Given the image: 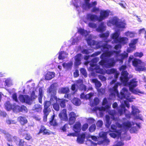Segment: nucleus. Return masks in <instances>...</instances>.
<instances>
[{
	"instance_id": "a19ab883",
	"label": "nucleus",
	"mask_w": 146,
	"mask_h": 146,
	"mask_svg": "<svg viewBox=\"0 0 146 146\" xmlns=\"http://www.w3.org/2000/svg\"><path fill=\"white\" fill-rule=\"evenodd\" d=\"M92 81L93 83L95 84L96 86L98 88H100L102 86V84L96 78L92 79Z\"/></svg>"
},
{
	"instance_id": "de8ad7c7",
	"label": "nucleus",
	"mask_w": 146,
	"mask_h": 146,
	"mask_svg": "<svg viewBox=\"0 0 146 146\" xmlns=\"http://www.w3.org/2000/svg\"><path fill=\"white\" fill-rule=\"evenodd\" d=\"M53 109L56 111H58L60 110V106L59 104H57V102L54 103L53 105Z\"/></svg>"
},
{
	"instance_id": "bf43d9fd",
	"label": "nucleus",
	"mask_w": 146,
	"mask_h": 146,
	"mask_svg": "<svg viewBox=\"0 0 146 146\" xmlns=\"http://www.w3.org/2000/svg\"><path fill=\"white\" fill-rule=\"evenodd\" d=\"M88 125L87 123H86L83 124L82 127V130L85 131L88 129Z\"/></svg>"
},
{
	"instance_id": "13d9d810",
	"label": "nucleus",
	"mask_w": 146,
	"mask_h": 146,
	"mask_svg": "<svg viewBox=\"0 0 146 146\" xmlns=\"http://www.w3.org/2000/svg\"><path fill=\"white\" fill-rule=\"evenodd\" d=\"M80 89L82 91H86L87 90V88L85 85L84 84H82L80 85Z\"/></svg>"
},
{
	"instance_id": "c03bdc74",
	"label": "nucleus",
	"mask_w": 146,
	"mask_h": 146,
	"mask_svg": "<svg viewBox=\"0 0 146 146\" xmlns=\"http://www.w3.org/2000/svg\"><path fill=\"white\" fill-rule=\"evenodd\" d=\"M109 36V32L108 31L106 33H102L100 35V37L106 40Z\"/></svg>"
},
{
	"instance_id": "ddd939ff",
	"label": "nucleus",
	"mask_w": 146,
	"mask_h": 146,
	"mask_svg": "<svg viewBox=\"0 0 146 146\" xmlns=\"http://www.w3.org/2000/svg\"><path fill=\"white\" fill-rule=\"evenodd\" d=\"M119 19L116 17H113L109 20L107 23V25L109 26H115L116 27Z\"/></svg>"
},
{
	"instance_id": "f8f14e48",
	"label": "nucleus",
	"mask_w": 146,
	"mask_h": 146,
	"mask_svg": "<svg viewBox=\"0 0 146 146\" xmlns=\"http://www.w3.org/2000/svg\"><path fill=\"white\" fill-rule=\"evenodd\" d=\"M107 63L105 66L107 68H110L113 67L115 65L116 61L113 58H110L107 60Z\"/></svg>"
},
{
	"instance_id": "aec40b11",
	"label": "nucleus",
	"mask_w": 146,
	"mask_h": 146,
	"mask_svg": "<svg viewBox=\"0 0 146 146\" xmlns=\"http://www.w3.org/2000/svg\"><path fill=\"white\" fill-rule=\"evenodd\" d=\"M77 136V142L80 144L83 143L86 138L85 134L84 133H83Z\"/></svg>"
},
{
	"instance_id": "72a5a7b5",
	"label": "nucleus",
	"mask_w": 146,
	"mask_h": 146,
	"mask_svg": "<svg viewBox=\"0 0 146 146\" xmlns=\"http://www.w3.org/2000/svg\"><path fill=\"white\" fill-rule=\"evenodd\" d=\"M106 126L108 128H109L111 124V122L110 121V117L108 115H106Z\"/></svg>"
},
{
	"instance_id": "ea45409f",
	"label": "nucleus",
	"mask_w": 146,
	"mask_h": 146,
	"mask_svg": "<svg viewBox=\"0 0 146 146\" xmlns=\"http://www.w3.org/2000/svg\"><path fill=\"white\" fill-rule=\"evenodd\" d=\"M59 55L58 58L59 60H63L65 58V56H63L64 54H66V52L64 51H61L59 52L58 53Z\"/></svg>"
},
{
	"instance_id": "6e6552de",
	"label": "nucleus",
	"mask_w": 146,
	"mask_h": 146,
	"mask_svg": "<svg viewBox=\"0 0 146 146\" xmlns=\"http://www.w3.org/2000/svg\"><path fill=\"white\" fill-rule=\"evenodd\" d=\"M76 114L74 112H71L69 113L68 121L70 125H72L74 123L76 120Z\"/></svg>"
},
{
	"instance_id": "9b49d317",
	"label": "nucleus",
	"mask_w": 146,
	"mask_h": 146,
	"mask_svg": "<svg viewBox=\"0 0 146 146\" xmlns=\"http://www.w3.org/2000/svg\"><path fill=\"white\" fill-rule=\"evenodd\" d=\"M137 82L135 78L133 79L130 81L128 85L130 91H133V90L137 86Z\"/></svg>"
},
{
	"instance_id": "2eb2a0df",
	"label": "nucleus",
	"mask_w": 146,
	"mask_h": 146,
	"mask_svg": "<svg viewBox=\"0 0 146 146\" xmlns=\"http://www.w3.org/2000/svg\"><path fill=\"white\" fill-rule=\"evenodd\" d=\"M55 115L53 114L50 118V120L48 122L49 124L51 126L53 127L57 126L58 125V123L56 119H55Z\"/></svg>"
},
{
	"instance_id": "c756f323",
	"label": "nucleus",
	"mask_w": 146,
	"mask_h": 146,
	"mask_svg": "<svg viewBox=\"0 0 146 146\" xmlns=\"http://www.w3.org/2000/svg\"><path fill=\"white\" fill-rule=\"evenodd\" d=\"M126 23L122 21L119 20L116 27L118 29H124L125 28Z\"/></svg>"
},
{
	"instance_id": "423d86ee",
	"label": "nucleus",
	"mask_w": 146,
	"mask_h": 146,
	"mask_svg": "<svg viewBox=\"0 0 146 146\" xmlns=\"http://www.w3.org/2000/svg\"><path fill=\"white\" fill-rule=\"evenodd\" d=\"M100 15L98 16L99 22L107 19L109 15L110 11L107 10H102L100 11Z\"/></svg>"
},
{
	"instance_id": "864d4df0",
	"label": "nucleus",
	"mask_w": 146,
	"mask_h": 146,
	"mask_svg": "<svg viewBox=\"0 0 146 146\" xmlns=\"http://www.w3.org/2000/svg\"><path fill=\"white\" fill-rule=\"evenodd\" d=\"M61 92L62 94H67L69 92L68 88H63L61 89Z\"/></svg>"
},
{
	"instance_id": "dca6fc26",
	"label": "nucleus",
	"mask_w": 146,
	"mask_h": 146,
	"mask_svg": "<svg viewBox=\"0 0 146 146\" xmlns=\"http://www.w3.org/2000/svg\"><path fill=\"white\" fill-rule=\"evenodd\" d=\"M81 123L79 122H77L73 126V130L75 132L79 133L81 130Z\"/></svg>"
},
{
	"instance_id": "680f3d73",
	"label": "nucleus",
	"mask_w": 146,
	"mask_h": 146,
	"mask_svg": "<svg viewBox=\"0 0 146 146\" xmlns=\"http://www.w3.org/2000/svg\"><path fill=\"white\" fill-rule=\"evenodd\" d=\"M99 92L102 95L104 94L105 93V90L104 88H100L98 90Z\"/></svg>"
},
{
	"instance_id": "4468645a",
	"label": "nucleus",
	"mask_w": 146,
	"mask_h": 146,
	"mask_svg": "<svg viewBox=\"0 0 146 146\" xmlns=\"http://www.w3.org/2000/svg\"><path fill=\"white\" fill-rule=\"evenodd\" d=\"M5 107V109L8 111L11 110L13 109V111L15 110V104H12L10 103L9 101L6 102L4 104Z\"/></svg>"
},
{
	"instance_id": "4c0bfd02",
	"label": "nucleus",
	"mask_w": 146,
	"mask_h": 146,
	"mask_svg": "<svg viewBox=\"0 0 146 146\" xmlns=\"http://www.w3.org/2000/svg\"><path fill=\"white\" fill-rule=\"evenodd\" d=\"M106 27L104 25V23L102 22L101 23L97 29L99 32H102L106 30Z\"/></svg>"
},
{
	"instance_id": "3c124183",
	"label": "nucleus",
	"mask_w": 146,
	"mask_h": 146,
	"mask_svg": "<svg viewBox=\"0 0 146 146\" xmlns=\"http://www.w3.org/2000/svg\"><path fill=\"white\" fill-rule=\"evenodd\" d=\"M80 73L85 77H86L87 76V73L86 72V70L84 68H80Z\"/></svg>"
},
{
	"instance_id": "f257e3e1",
	"label": "nucleus",
	"mask_w": 146,
	"mask_h": 146,
	"mask_svg": "<svg viewBox=\"0 0 146 146\" xmlns=\"http://www.w3.org/2000/svg\"><path fill=\"white\" fill-rule=\"evenodd\" d=\"M47 92L51 97L50 101H45L44 102V109L43 111L44 116L43 120L44 122L47 121L48 116L51 111V102L53 99L56 100L57 97L56 96V87L53 84H52L48 88Z\"/></svg>"
},
{
	"instance_id": "0eeeda50",
	"label": "nucleus",
	"mask_w": 146,
	"mask_h": 146,
	"mask_svg": "<svg viewBox=\"0 0 146 146\" xmlns=\"http://www.w3.org/2000/svg\"><path fill=\"white\" fill-rule=\"evenodd\" d=\"M97 3L96 1L90 3V1L84 2L82 5V8L83 10H88L92 7L93 6L97 5Z\"/></svg>"
},
{
	"instance_id": "6e6d98bb",
	"label": "nucleus",
	"mask_w": 146,
	"mask_h": 146,
	"mask_svg": "<svg viewBox=\"0 0 146 146\" xmlns=\"http://www.w3.org/2000/svg\"><path fill=\"white\" fill-rule=\"evenodd\" d=\"M99 136L100 137H102L104 139L105 138H106L107 133L106 132H102L99 133Z\"/></svg>"
},
{
	"instance_id": "a878e982",
	"label": "nucleus",
	"mask_w": 146,
	"mask_h": 146,
	"mask_svg": "<svg viewBox=\"0 0 146 146\" xmlns=\"http://www.w3.org/2000/svg\"><path fill=\"white\" fill-rule=\"evenodd\" d=\"M15 111L17 110L19 111H27V110L26 107L24 105H22L21 106L16 105L15 106Z\"/></svg>"
},
{
	"instance_id": "e433bc0d",
	"label": "nucleus",
	"mask_w": 146,
	"mask_h": 146,
	"mask_svg": "<svg viewBox=\"0 0 146 146\" xmlns=\"http://www.w3.org/2000/svg\"><path fill=\"white\" fill-rule=\"evenodd\" d=\"M5 138L7 139V140L9 142L12 141V139L13 138L16 139L17 137L16 136H12L9 134L7 133L5 136Z\"/></svg>"
},
{
	"instance_id": "20e7f679",
	"label": "nucleus",
	"mask_w": 146,
	"mask_h": 146,
	"mask_svg": "<svg viewBox=\"0 0 146 146\" xmlns=\"http://www.w3.org/2000/svg\"><path fill=\"white\" fill-rule=\"evenodd\" d=\"M37 97V96L35 95V91H33L31 94L30 98L27 95H21L19 96V98L21 102L31 105V101L35 100Z\"/></svg>"
},
{
	"instance_id": "69168bd1",
	"label": "nucleus",
	"mask_w": 146,
	"mask_h": 146,
	"mask_svg": "<svg viewBox=\"0 0 146 146\" xmlns=\"http://www.w3.org/2000/svg\"><path fill=\"white\" fill-rule=\"evenodd\" d=\"M38 96L43 97V91L41 88H40L39 89Z\"/></svg>"
},
{
	"instance_id": "39448f33",
	"label": "nucleus",
	"mask_w": 146,
	"mask_h": 146,
	"mask_svg": "<svg viewBox=\"0 0 146 146\" xmlns=\"http://www.w3.org/2000/svg\"><path fill=\"white\" fill-rule=\"evenodd\" d=\"M127 66L126 65H122L119 68L120 70L122 71L121 76L120 77V81L125 85L127 84L129 80L128 77L129 73L127 71L125 70Z\"/></svg>"
},
{
	"instance_id": "2f4dec72",
	"label": "nucleus",
	"mask_w": 146,
	"mask_h": 146,
	"mask_svg": "<svg viewBox=\"0 0 146 146\" xmlns=\"http://www.w3.org/2000/svg\"><path fill=\"white\" fill-rule=\"evenodd\" d=\"M129 47L127 48V52L128 53H131L135 49V46L134 44L130 43L129 44Z\"/></svg>"
},
{
	"instance_id": "a211bd4d",
	"label": "nucleus",
	"mask_w": 146,
	"mask_h": 146,
	"mask_svg": "<svg viewBox=\"0 0 146 146\" xmlns=\"http://www.w3.org/2000/svg\"><path fill=\"white\" fill-rule=\"evenodd\" d=\"M82 54L79 53L76 54L75 56V65L78 66L81 64V58Z\"/></svg>"
},
{
	"instance_id": "6ab92c4d",
	"label": "nucleus",
	"mask_w": 146,
	"mask_h": 146,
	"mask_svg": "<svg viewBox=\"0 0 146 146\" xmlns=\"http://www.w3.org/2000/svg\"><path fill=\"white\" fill-rule=\"evenodd\" d=\"M56 102L58 101L61 107L62 108H65L66 107V102H68V100L64 99H60L57 98L56 100H55Z\"/></svg>"
},
{
	"instance_id": "c9c22d12",
	"label": "nucleus",
	"mask_w": 146,
	"mask_h": 146,
	"mask_svg": "<svg viewBox=\"0 0 146 146\" xmlns=\"http://www.w3.org/2000/svg\"><path fill=\"white\" fill-rule=\"evenodd\" d=\"M22 135L25 139L27 140L32 139V136L29 133L25 132L23 133Z\"/></svg>"
},
{
	"instance_id": "f3484780",
	"label": "nucleus",
	"mask_w": 146,
	"mask_h": 146,
	"mask_svg": "<svg viewBox=\"0 0 146 146\" xmlns=\"http://www.w3.org/2000/svg\"><path fill=\"white\" fill-rule=\"evenodd\" d=\"M87 19L93 21H98L99 22L98 20V16L95 14H88L87 15Z\"/></svg>"
},
{
	"instance_id": "37998d69",
	"label": "nucleus",
	"mask_w": 146,
	"mask_h": 146,
	"mask_svg": "<svg viewBox=\"0 0 146 146\" xmlns=\"http://www.w3.org/2000/svg\"><path fill=\"white\" fill-rule=\"evenodd\" d=\"M96 5L95 6H93L92 7V9H91V12L92 13H97L100 11V9L99 7H96Z\"/></svg>"
},
{
	"instance_id": "4be33fe9",
	"label": "nucleus",
	"mask_w": 146,
	"mask_h": 146,
	"mask_svg": "<svg viewBox=\"0 0 146 146\" xmlns=\"http://www.w3.org/2000/svg\"><path fill=\"white\" fill-rule=\"evenodd\" d=\"M120 33L117 32H115L111 35V38L113 39L114 42L116 43H118V41Z\"/></svg>"
},
{
	"instance_id": "473e14b6",
	"label": "nucleus",
	"mask_w": 146,
	"mask_h": 146,
	"mask_svg": "<svg viewBox=\"0 0 146 146\" xmlns=\"http://www.w3.org/2000/svg\"><path fill=\"white\" fill-rule=\"evenodd\" d=\"M42 108L41 105L39 104H36L33 107V110L35 111L39 112L41 111Z\"/></svg>"
},
{
	"instance_id": "a18cd8bd",
	"label": "nucleus",
	"mask_w": 146,
	"mask_h": 146,
	"mask_svg": "<svg viewBox=\"0 0 146 146\" xmlns=\"http://www.w3.org/2000/svg\"><path fill=\"white\" fill-rule=\"evenodd\" d=\"M110 115L112 116V118L113 119L116 120H117V118L115 117L116 115L117 114L116 112L114 110H112L110 112Z\"/></svg>"
},
{
	"instance_id": "052dcab7",
	"label": "nucleus",
	"mask_w": 146,
	"mask_h": 146,
	"mask_svg": "<svg viewBox=\"0 0 146 146\" xmlns=\"http://www.w3.org/2000/svg\"><path fill=\"white\" fill-rule=\"evenodd\" d=\"M78 133H69L67 135V136H69L77 137L78 136Z\"/></svg>"
},
{
	"instance_id": "09e8293b",
	"label": "nucleus",
	"mask_w": 146,
	"mask_h": 146,
	"mask_svg": "<svg viewBox=\"0 0 146 146\" xmlns=\"http://www.w3.org/2000/svg\"><path fill=\"white\" fill-rule=\"evenodd\" d=\"M128 53L126 52L125 51H124L123 53L119 55L121 58L123 59L127 58L128 57Z\"/></svg>"
},
{
	"instance_id": "5fc2aeb1",
	"label": "nucleus",
	"mask_w": 146,
	"mask_h": 146,
	"mask_svg": "<svg viewBox=\"0 0 146 146\" xmlns=\"http://www.w3.org/2000/svg\"><path fill=\"white\" fill-rule=\"evenodd\" d=\"M103 124V121L101 120H98L96 123V124L98 128H101L102 127Z\"/></svg>"
},
{
	"instance_id": "4d7b16f0",
	"label": "nucleus",
	"mask_w": 146,
	"mask_h": 146,
	"mask_svg": "<svg viewBox=\"0 0 146 146\" xmlns=\"http://www.w3.org/2000/svg\"><path fill=\"white\" fill-rule=\"evenodd\" d=\"M100 100L99 98L97 97L95 98L93 100V104L96 106L98 105L99 102Z\"/></svg>"
},
{
	"instance_id": "bb28decb",
	"label": "nucleus",
	"mask_w": 146,
	"mask_h": 146,
	"mask_svg": "<svg viewBox=\"0 0 146 146\" xmlns=\"http://www.w3.org/2000/svg\"><path fill=\"white\" fill-rule=\"evenodd\" d=\"M142 63L143 62L140 60L136 58L134 59L132 61V65L136 67H138V66L141 65Z\"/></svg>"
},
{
	"instance_id": "79ce46f5",
	"label": "nucleus",
	"mask_w": 146,
	"mask_h": 146,
	"mask_svg": "<svg viewBox=\"0 0 146 146\" xmlns=\"http://www.w3.org/2000/svg\"><path fill=\"white\" fill-rule=\"evenodd\" d=\"M132 108L131 113L134 116H135V115L139 113L140 111L139 110L135 108V106H132Z\"/></svg>"
},
{
	"instance_id": "f704fd0d",
	"label": "nucleus",
	"mask_w": 146,
	"mask_h": 146,
	"mask_svg": "<svg viewBox=\"0 0 146 146\" xmlns=\"http://www.w3.org/2000/svg\"><path fill=\"white\" fill-rule=\"evenodd\" d=\"M73 65L72 62L67 63H64L62 64V66L66 68L67 69H71L72 65Z\"/></svg>"
},
{
	"instance_id": "0e129e2a",
	"label": "nucleus",
	"mask_w": 146,
	"mask_h": 146,
	"mask_svg": "<svg viewBox=\"0 0 146 146\" xmlns=\"http://www.w3.org/2000/svg\"><path fill=\"white\" fill-rule=\"evenodd\" d=\"M25 141L22 139H20L18 143L19 146H24Z\"/></svg>"
},
{
	"instance_id": "603ef678",
	"label": "nucleus",
	"mask_w": 146,
	"mask_h": 146,
	"mask_svg": "<svg viewBox=\"0 0 146 146\" xmlns=\"http://www.w3.org/2000/svg\"><path fill=\"white\" fill-rule=\"evenodd\" d=\"M96 129V126L95 124L92 125L89 128V131L91 132H94Z\"/></svg>"
},
{
	"instance_id": "49530a36",
	"label": "nucleus",
	"mask_w": 146,
	"mask_h": 146,
	"mask_svg": "<svg viewBox=\"0 0 146 146\" xmlns=\"http://www.w3.org/2000/svg\"><path fill=\"white\" fill-rule=\"evenodd\" d=\"M108 101L107 99L106 98H104L103 100L102 105L103 106H104L106 105L105 107L107 108H109L110 106L109 105H107L108 104Z\"/></svg>"
},
{
	"instance_id": "7c9ffc66",
	"label": "nucleus",
	"mask_w": 146,
	"mask_h": 146,
	"mask_svg": "<svg viewBox=\"0 0 146 146\" xmlns=\"http://www.w3.org/2000/svg\"><path fill=\"white\" fill-rule=\"evenodd\" d=\"M72 102L73 104L76 106H79L81 104L80 100L78 98H74L72 100Z\"/></svg>"
},
{
	"instance_id": "cd10ccee",
	"label": "nucleus",
	"mask_w": 146,
	"mask_h": 146,
	"mask_svg": "<svg viewBox=\"0 0 146 146\" xmlns=\"http://www.w3.org/2000/svg\"><path fill=\"white\" fill-rule=\"evenodd\" d=\"M18 119L22 125H24L28 122L27 119L25 117L22 116L19 117H18Z\"/></svg>"
},
{
	"instance_id": "58836bf2",
	"label": "nucleus",
	"mask_w": 146,
	"mask_h": 146,
	"mask_svg": "<svg viewBox=\"0 0 146 146\" xmlns=\"http://www.w3.org/2000/svg\"><path fill=\"white\" fill-rule=\"evenodd\" d=\"M143 63L141 65H139L135 68V70L139 71H143L146 70V68L144 66H143Z\"/></svg>"
},
{
	"instance_id": "b1692460",
	"label": "nucleus",
	"mask_w": 146,
	"mask_h": 146,
	"mask_svg": "<svg viewBox=\"0 0 146 146\" xmlns=\"http://www.w3.org/2000/svg\"><path fill=\"white\" fill-rule=\"evenodd\" d=\"M113 55V51H109L102 54L100 56V58L103 59L106 57H110Z\"/></svg>"
},
{
	"instance_id": "412c9836",
	"label": "nucleus",
	"mask_w": 146,
	"mask_h": 146,
	"mask_svg": "<svg viewBox=\"0 0 146 146\" xmlns=\"http://www.w3.org/2000/svg\"><path fill=\"white\" fill-rule=\"evenodd\" d=\"M131 123L129 121L125 122L123 123L122 125H120L119 127L123 128L125 130L129 129L131 127Z\"/></svg>"
},
{
	"instance_id": "774afa93",
	"label": "nucleus",
	"mask_w": 146,
	"mask_h": 146,
	"mask_svg": "<svg viewBox=\"0 0 146 146\" xmlns=\"http://www.w3.org/2000/svg\"><path fill=\"white\" fill-rule=\"evenodd\" d=\"M88 26L92 28H95L96 27V24L92 23H89Z\"/></svg>"
},
{
	"instance_id": "393cba45",
	"label": "nucleus",
	"mask_w": 146,
	"mask_h": 146,
	"mask_svg": "<svg viewBox=\"0 0 146 146\" xmlns=\"http://www.w3.org/2000/svg\"><path fill=\"white\" fill-rule=\"evenodd\" d=\"M128 40V38L126 37H120L118 41V43L124 45L127 43Z\"/></svg>"
},
{
	"instance_id": "8fccbe9b",
	"label": "nucleus",
	"mask_w": 146,
	"mask_h": 146,
	"mask_svg": "<svg viewBox=\"0 0 146 146\" xmlns=\"http://www.w3.org/2000/svg\"><path fill=\"white\" fill-rule=\"evenodd\" d=\"M116 72H117L116 70L114 68H111L107 70L106 71V73L109 74L114 73Z\"/></svg>"
},
{
	"instance_id": "7ed1b4c3",
	"label": "nucleus",
	"mask_w": 146,
	"mask_h": 146,
	"mask_svg": "<svg viewBox=\"0 0 146 146\" xmlns=\"http://www.w3.org/2000/svg\"><path fill=\"white\" fill-rule=\"evenodd\" d=\"M87 42L89 45L91 46L96 45L97 48H101L103 51L107 50L108 49L107 45L108 41H101L96 43L95 41L89 39L87 40Z\"/></svg>"
},
{
	"instance_id": "5701e85b",
	"label": "nucleus",
	"mask_w": 146,
	"mask_h": 146,
	"mask_svg": "<svg viewBox=\"0 0 146 146\" xmlns=\"http://www.w3.org/2000/svg\"><path fill=\"white\" fill-rule=\"evenodd\" d=\"M55 74L54 72H48L45 76V79L46 80H50L54 77Z\"/></svg>"
},
{
	"instance_id": "1a4fd4ad",
	"label": "nucleus",
	"mask_w": 146,
	"mask_h": 146,
	"mask_svg": "<svg viewBox=\"0 0 146 146\" xmlns=\"http://www.w3.org/2000/svg\"><path fill=\"white\" fill-rule=\"evenodd\" d=\"M58 116L61 120L65 121H68V118L66 109H63L59 114Z\"/></svg>"
},
{
	"instance_id": "c85d7f7f",
	"label": "nucleus",
	"mask_w": 146,
	"mask_h": 146,
	"mask_svg": "<svg viewBox=\"0 0 146 146\" xmlns=\"http://www.w3.org/2000/svg\"><path fill=\"white\" fill-rule=\"evenodd\" d=\"M114 132L116 133H111L109 134L110 136L114 138H116L117 135L119 136L121 135V130H115L114 131Z\"/></svg>"
},
{
	"instance_id": "e2e57ef3",
	"label": "nucleus",
	"mask_w": 146,
	"mask_h": 146,
	"mask_svg": "<svg viewBox=\"0 0 146 146\" xmlns=\"http://www.w3.org/2000/svg\"><path fill=\"white\" fill-rule=\"evenodd\" d=\"M134 55L135 56H138L141 58L143 56V53L142 52H137L135 53Z\"/></svg>"
},
{
	"instance_id": "f03ea898",
	"label": "nucleus",
	"mask_w": 146,
	"mask_h": 146,
	"mask_svg": "<svg viewBox=\"0 0 146 146\" xmlns=\"http://www.w3.org/2000/svg\"><path fill=\"white\" fill-rule=\"evenodd\" d=\"M119 83L117 82L114 84L113 87L110 89L111 93L109 96V98L111 100L114 98L116 94L119 99L122 100L125 99L129 102L133 101L132 98L130 97V94L129 90L125 88H123L119 94V93L117 88Z\"/></svg>"
},
{
	"instance_id": "9d476101",
	"label": "nucleus",
	"mask_w": 146,
	"mask_h": 146,
	"mask_svg": "<svg viewBox=\"0 0 146 146\" xmlns=\"http://www.w3.org/2000/svg\"><path fill=\"white\" fill-rule=\"evenodd\" d=\"M42 133L43 135H49L51 134V132L50 131L47 129L46 127L43 125H41L40 127L39 131L38 133V134H39Z\"/></svg>"
},
{
	"instance_id": "338daca9",
	"label": "nucleus",
	"mask_w": 146,
	"mask_h": 146,
	"mask_svg": "<svg viewBox=\"0 0 146 146\" xmlns=\"http://www.w3.org/2000/svg\"><path fill=\"white\" fill-rule=\"evenodd\" d=\"M78 32L82 35H84L86 34V31L84 29H79Z\"/></svg>"
}]
</instances>
